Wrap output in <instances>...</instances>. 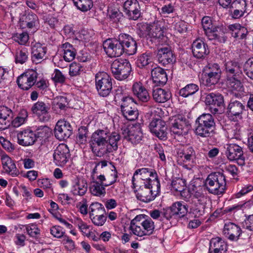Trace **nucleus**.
<instances>
[{
    "instance_id": "nucleus-1",
    "label": "nucleus",
    "mask_w": 253,
    "mask_h": 253,
    "mask_svg": "<svg viewBox=\"0 0 253 253\" xmlns=\"http://www.w3.org/2000/svg\"><path fill=\"white\" fill-rule=\"evenodd\" d=\"M121 136L117 132H110L107 128L98 129L92 134L90 145L92 152L97 157H103L116 151Z\"/></svg>"
},
{
    "instance_id": "nucleus-2",
    "label": "nucleus",
    "mask_w": 253,
    "mask_h": 253,
    "mask_svg": "<svg viewBox=\"0 0 253 253\" xmlns=\"http://www.w3.org/2000/svg\"><path fill=\"white\" fill-rule=\"evenodd\" d=\"M103 48L106 54L111 57H118L124 52L133 55L137 51V43L129 35L121 34L117 39H109L103 42Z\"/></svg>"
},
{
    "instance_id": "nucleus-3",
    "label": "nucleus",
    "mask_w": 253,
    "mask_h": 253,
    "mask_svg": "<svg viewBox=\"0 0 253 253\" xmlns=\"http://www.w3.org/2000/svg\"><path fill=\"white\" fill-rule=\"evenodd\" d=\"M205 189L215 195H222L226 189L225 175L219 172H212L208 175L204 182Z\"/></svg>"
},
{
    "instance_id": "nucleus-4",
    "label": "nucleus",
    "mask_w": 253,
    "mask_h": 253,
    "mask_svg": "<svg viewBox=\"0 0 253 253\" xmlns=\"http://www.w3.org/2000/svg\"><path fill=\"white\" fill-rule=\"evenodd\" d=\"M164 27L162 22L157 21L146 26L145 37L155 45H168V38L164 35Z\"/></svg>"
},
{
    "instance_id": "nucleus-5",
    "label": "nucleus",
    "mask_w": 253,
    "mask_h": 253,
    "mask_svg": "<svg viewBox=\"0 0 253 253\" xmlns=\"http://www.w3.org/2000/svg\"><path fill=\"white\" fill-rule=\"evenodd\" d=\"M195 133L202 137L211 136L215 126L214 117L209 113L203 114L196 121Z\"/></svg>"
},
{
    "instance_id": "nucleus-6",
    "label": "nucleus",
    "mask_w": 253,
    "mask_h": 253,
    "mask_svg": "<svg viewBox=\"0 0 253 253\" xmlns=\"http://www.w3.org/2000/svg\"><path fill=\"white\" fill-rule=\"evenodd\" d=\"M157 178V174L154 172L153 169L144 168L135 171L132 178V183L133 185H140L156 182L158 188H160V184Z\"/></svg>"
},
{
    "instance_id": "nucleus-7",
    "label": "nucleus",
    "mask_w": 253,
    "mask_h": 253,
    "mask_svg": "<svg viewBox=\"0 0 253 253\" xmlns=\"http://www.w3.org/2000/svg\"><path fill=\"white\" fill-rule=\"evenodd\" d=\"M112 78L105 72H99L95 75V87L98 94L102 97L108 96L112 89Z\"/></svg>"
},
{
    "instance_id": "nucleus-8",
    "label": "nucleus",
    "mask_w": 253,
    "mask_h": 253,
    "mask_svg": "<svg viewBox=\"0 0 253 253\" xmlns=\"http://www.w3.org/2000/svg\"><path fill=\"white\" fill-rule=\"evenodd\" d=\"M225 154L230 161H236L238 164L243 166L245 165V157L242 147L234 143L226 144Z\"/></svg>"
},
{
    "instance_id": "nucleus-9",
    "label": "nucleus",
    "mask_w": 253,
    "mask_h": 253,
    "mask_svg": "<svg viewBox=\"0 0 253 253\" xmlns=\"http://www.w3.org/2000/svg\"><path fill=\"white\" fill-rule=\"evenodd\" d=\"M227 109L229 119L232 121L237 122L243 119L242 115L246 111V107L241 101L232 98L230 100Z\"/></svg>"
},
{
    "instance_id": "nucleus-10",
    "label": "nucleus",
    "mask_w": 253,
    "mask_h": 253,
    "mask_svg": "<svg viewBox=\"0 0 253 253\" xmlns=\"http://www.w3.org/2000/svg\"><path fill=\"white\" fill-rule=\"evenodd\" d=\"M153 183H146L140 185H133L136 198L143 202L148 203L154 200L157 196V194L152 191Z\"/></svg>"
},
{
    "instance_id": "nucleus-11",
    "label": "nucleus",
    "mask_w": 253,
    "mask_h": 253,
    "mask_svg": "<svg viewBox=\"0 0 253 253\" xmlns=\"http://www.w3.org/2000/svg\"><path fill=\"white\" fill-rule=\"evenodd\" d=\"M205 85L210 86L216 84L221 76V69L218 64H208L204 68Z\"/></svg>"
},
{
    "instance_id": "nucleus-12",
    "label": "nucleus",
    "mask_w": 253,
    "mask_h": 253,
    "mask_svg": "<svg viewBox=\"0 0 253 253\" xmlns=\"http://www.w3.org/2000/svg\"><path fill=\"white\" fill-rule=\"evenodd\" d=\"M121 108L123 116L127 120L134 121L137 118L138 112L132 98H123Z\"/></svg>"
},
{
    "instance_id": "nucleus-13",
    "label": "nucleus",
    "mask_w": 253,
    "mask_h": 253,
    "mask_svg": "<svg viewBox=\"0 0 253 253\" xmlns=\"http://www.w3.org/2000/svg\"><path fill=\"white\" fill-rule=\"evenodd\" d=\"M247 4L245 0L233 1L230 6L229 15L234 19L248 16L250 12L247 8Z\"/></svg>"
},
{
    "instance_id": "nucleus-14",
    "label": "nucleus",
    "mask_w": 253,
    "mask_h": 253,
    "mask_svg": "<svg viewBox=\"0 0 253 253\" xmlns=\"http://www.w3.org/2000/svg\"><path fill=\"white\" fill-rule=\"evenodd\" d=\"M20 24L23 28H28L35 32L39 26V19L35 13L29 10H25L20 17Z\"/></svg>"
},
{
    "instance_id": "nucleus-15",
    "label": "nucleus",
    "mask_w": 253,
    "mask_h": 253,
    "mask_svg": "<svg viewBox=\"0 0 253 253\" xmlns=\"http://www.w3.org/2000/svg\"><path fill=\"white\" fill-rule=\"evenodd\" d=\"M191 127L189 121L184 117L179 115L175 117L171 124V131L178 135H184L188 133Z\"/></svg>"
},
{
    "instance_id": "nucleus-16",
    "label": "nucleus",
    "mask_w": 253,
    "mask_h": 253,
    "mask_svg": "<svg viewBox=\"0 0 253 253\" xmlns=\"http://www.w3.org/2000/svg\"><path fill=\"white\" fill-rule=\"evenodd\" d=\"M37 79V73L34 70L27 71L19 77L16 80L18 87L24 90H28L36 82Z\"/></svg>"
},
{
    "instance_id": "nucleus-17",
    "label": "nucleus",
    "mask_w": 253,
    "mask_h": 253,
    "mask_svg": "<svg viewBox=\"0 0 253 253\" xmlns=\"http://www.w3.org/2000/svg\"><path fill=\"white\" fill-rule=\"evenodd\" d=\"M73 128L71 124L64 120L58 121L54 129L55 137L59 140L68 138L72 134Z\"/></svg>"
},
{
    "instance_id": "nucleus-18",
    "label": "nucleus",
    "mask_w": 253,
    "mask_h": 253,
    "mask_svg": "<svg viewBox=\"0 0 253 253\" xmlns=\"http://www.w3.org/2000/svg\"><path fill=\"white\" fill-rule=\"evenodd\" d=\"M150 131L161 140L167 138V126L166 122L160 118L153 119L149 126Z\"/></svg>"
},
{
    "instance_id": "nucleus-19",
    "label": "nucleus",
    "mask_w": 253,
    "mask_h": 253,
    "mask_svg": "<svg viewBox=\"0 0 253 253\" xmlns=\"http://www.w3.org/2000/svg\"><path fill=\"white\" fill-rule=\"evenodd\" d=\"M177 155L178 163L184 167L195 159L196 152L192 146H186L178 149Z\"/></svg>"
},
{
    "instance_id": "nucleus-20",
    "label": "nucleus",
    "mask_w": 253,
    "mask_h": 253,
    "mask_svg": "<svg viewBox=\"0 0 253 253\" xmlns=\"http://www.w3.org/2000/svg\"><path fill=\"white\" fill-rule=\"evenodd\" d=\"M124 11L129 19L136 20L141 15L140 6L137 0H127L123 4Z\"/></svg>"
},
{
    "instance_id": "nucleus-21",
    "label": "nucleus",
    "mask_w": 253,
    "mask_h": 253,
    "mask_svg": "<svg viewBox=\"0 0 253 253\" xmlns=\"http://www.w3.org/2000/svg\"><path fill=\"white\" fill-rule=\"evenodd\" d=\"M124 138L133 145L139 143L143 138V134L138 126H132L123 131Z\"/></svg>"
},
{
    "instance_id": "nucleus-22",
    "label": "nucleus",
    "mask_w": 253,
    "mask_h": 253,
    "mask_svg": "<svg viewBox=\"0 0 253 253\" xmlns=\"http://www.w3.org/2000/svg\"><path fill=\"white\" fill-rule=\"evenodd\" d=\"M70 156V151L67 146L65 144L59 145L54 150L53 154L55 163L60 167L64 166L67 163Z\"/></svg>"
},
{
    "instance_id": "nucleus-23",
    "label": "nucleus",
    "mask_w": 253,
    "mask_h": 253,
    "mask_svg": "<svg viewBox=\"0 0 253 253\" xmlns=\"http://www.w3.org/2000/svg\"><path fill=\"white\" fill-rule=\"evenodd\" d=\"M49 106L42 101H38L31 108L33 114H36L41 122H47L50 119L48 113Z\"/></svg>"
},
{
    "instance_id": "nucleus-24",
    "label": "nucleus",
    "mask_w": 253,
    "mask_h": 253,
    "mask_svg": "<svg viewBox=\"0 0 253 253\" xmlns=\"http://www.w3.org/2000/svg\"><path fill=\"white\" fill-rule=\"evenodd\" d=\"M19 144L27 146L34 144L37 140L36 135L31 128H27L17 133Z\"/></svg>"
},
{
    "instance_id": "nucleus-25",
    "label": "nucleus",
    "mask_w": 253,
    "mask_h": 253,
    "mask_svg": "<svg viewBox=\"0 0 253 253\" xmlns=\"http://www.w3.org/2000/svg\"><path fill=\"white\" fill-rule=\"evenodd\" d=\"M194 56L198 59H204L210 53L208 45L200 39L195 40L192 44Z\"/></svg>"
},
{
    "instance_id": "nucleus-26",
    "label": "nucleus",
    "mask_w": 253,
    "mask_h": 253,
    "mask_svg": "<svg viewBox=\"0 0 253 253\" xmlns=\"http://www.w3.org/2000/svg\"><path fill=\"white\" fill-rule=\"evenodd\" d=\"M223 232L224 235L229 240L236 241L239 239L242 230L237 224L228 222L225 223Z\"/></svg>"
},
{
    "instance_id": "nucleus-27",
    "label": "nucleus",
    "mask_w": 253,
    "mask_h": 253,
    "mask_svg": "<svg viewBox=\"0 0 253 253\" xmlns=\"http://www.w3.org/2000/svg\"><path fill=\"white\" fill-rule=\"evenodd\" d=\"M112 72L114 77L118 80L126 79L131 71L130 64H111Z\"/></svg>"
},
{
    "instance_id": "nucleus-28",
    "label": "nucleus",
    "mask_w": 253,
    "mask_h": 253,
    "mask_svg": "<svg viewBox=\"0 0 253 253\" xmlns=\"http://www.w3.org/2000/svg\"><path fill=\"white\" fill-rule=\"evenodd\" d=\"M227 245L221 238L217 237L212 238L210 242L209 253H226Z\"/></svg>"
},
{
    "instance_id": "nucleus-29",
    "label": "nucleus",
    "mask_w": 253,
    "mask_h": 253,
    "mask_svg": "<svg viewBox=\"0 0 253 253\" xmlns=\"http://www.w3.org/2000/svg\"><path fill=\"white\" fill-rule=\"evenodd\" d=\"M157 57L159 63H174L175 62V57L169 46L160 48Z\"/></svg>"
},
{
    "instance_id": "nucleus-30",
    "label": "nucleus",
    "mask_w": 253,
    "mask_h": 253,
    "mask_svg": "<svg viewBox=\"0 0 253 253\" xmlns=\"http://www.w3.org/2000/svg\"><path fill=\"white\" fill-rule=\"evenodd\" d=\"M153 83L157 86H164L168 81V76L165 70L160 67L154 68L151 71Z\"/></svg>"
},
{
    "instance_id": "nucleus-31",
    "label": "nucleus",
    "mask_w": 253,
    "mask_h": 253,
    "mask_svg": "<svg viewBox=\"0 0 253 253\" xmlns=\"http://www.w3.org/2000/svg\"><path fill=\"white\" fill-rule=\"evenodd\" d=\"M132 90L134 95L140 101L147 102L150 98L147 90L140 82L134 83L132 85Z\"/></svg>"
},
{
    "instance_id": "nucleus-32",
    "label": "nucleus",
    "mask_w": 253,
    "mask_h": 253,
    "mask_svg": "<svg viewBox=\"0 0 253 253\" xmlns=\"http://www.w3.org/2000/svg\"><path fill=\"white\" fill-rule=\"evenodd\" d=\"M152 96L156 102L165 103L171 98V94L169 90L157 88L153 89Z\"/></svg>"
},
{
    "instance_id": "nucleus-33",
    "label": "nucleus",
    "mask_w": 253,
    "mask_h": 253,
    "mask_svg": "<svg viewBox=\"0 0 253 253\" xmlns=\"http://www.w3.org/2000/svg\"><path fill=\"white\" fill-rule=\"evenodd\" d=\"M205 102L207 105L221 107L224 104L223 97L219 93H210L206 95Z\"/></svg>"
},
{
    "instance_id": "nucleus-34",
    "label": "nucleus",
    "mask_w": 253,
    "mask_h": 253,
    "mask_svg": "<svg viewBox=\"0 0 253 253\" xmlns=\"http://www.w3.org/2000/svg\"><path fill=\"white\" fill-rule=\"evenodd\" d=\"M87 190V184L84 179H78L72 186L71 193L74 196H83Z\"/></svg>"
},
{
    "instance_id": "nucleus-35",
    "label": "nucleus",
    "mask_w": 253,
    "mask_h": 253,
    "mask_svg": "<svg viewBox=\"0 0 253 253\" xmlns=\"http://www.w3.org/2000/svg\"><path fill=\"white\" fill-rule=\"evenodd\" d=\"M46 52V49L45 46L40 43H36L32 48L33 61H34L35 59L39 60L42 59Z\"/></svg>"
},
{
    "instance_id": "nucleus-36",
    "label": "nucleus",
    "mask_w": 253,
    "mask_h": 253,
    "mask_svg": "<svg viewBox=\"0 0 253 253\" xmlns=\"http://www.w3.org/2000/svg\"><path fill=\"white\" fill-rule=\"evenodd\" d=\"M175 218L183 217L188 212V207L180 202L173 204L171 206Z\"/></svg>"
},
{
    "instance_id": "nucleus-37",
    "label": "nucleus",
    "mask_w": 253,
    "mask_h": 253,
    "mask_svg": "<svg viewBox=\"0 0 253 253\" xmlns=\"http://www.w3.org/2000/svg\"><path fill=\"white\" fill-rule=\"evenodd\" d=\"M227 76L230 79L236 78L242 73V67L240 64H224Z\"/></svg>"
},
{
    "instance_id": "nucleus-38",
    "label": "nucleus",
    "mask_w": 253,
    "mask_h": 253,
    "mask_svg": "<svg viewBox=\"0 0 253 253\" xmlns=\"http://www.w3.org/2000/svg\"><path fill=\"white\" fill-rule=\"evenodd\" d=\"M68 99L66 97L59 96L55 97L52 102V108L55 110H66L68 106Z\"/></svg>"
},
{
    "instance_id": "nucleus-39",
    "label": "nucleus",
    "mask_w": 253,
    "mask_h": 253,
    "mask_svg": "<svg viewBox=\"0 0 253 253\" xmlns=\"http://www.w3.org/2000/svg\"><path fill=\"white\" fill-rule=\"evenodd\" d=\"M199 86L195 84H190L181 88L179 91V94L183 97H187L194 94L199 90Z\"/></svg>"
},
{
    "instance_id": "nucleus-40",
    "label": "nucleus",
    "mask_w": 253,
    "mask_h": 253,
    "mask_svg": "<svg viewBox=\"0 0 253 253\" xmlns=\"http://www.w3.org/2000/svg\"><path fill=\"white\" fill-rule=\"evenodd\" d=\"M193 197L196 199L200 205L205 204L207 200V195L205 189L199 187L195 188L192 193Z\"/></svg>"
},
{
    "instance_id": "nucleus-41",
    "label": "nucleus",
    "mask_w": 253,
    "mask_h": 253,
    "mask_svg": "<svg viewBox=\"0 0 253 253\" xmlns=\"http://www.w3.org/2000/svg\"><path fill=\"white\" fill-rule=\"evenodd\" d=\"M106 211L103 206L98 202L92 203L89 207V213L90 217L99 214H105Z\"/></svg>"
},
{
    "instance_id": "nucleus-42",
    "label": "nucleus",
    "mask_w": 253,
    "mask_h": 253,
    "mask_svg": "<svg viewBox=\"0 0 253 253\" xmlns=\"http://www.w3.org/2000/svg\"><path fill=\"white\" fill-rule=\"evenodd\" d=\"M36 139H46L48 138L51 134V129L46 126H38L35 130Z\"/></svg>"
},
{
    "instance_id": "nucleus-43",
    "label": "nucleus",
    "mask_w": 253,
    "mask_h": 253,
    "mask_svg": "<svg viewBox=\"0 0 253 253\" xmlns=\"http://www.w3.org/2000/svg\"><path fill=\"white\" fill-rule=\"evenodd\" d=\"M140 225L142 226L145 235H150L153 233L155 225L151 218L144 219L140 223Z\"/></svg>"
},
{
    "instance_id": "nucleus-44",
    "label": "nucleus",
    "mask_w": 253,
    "mask_h": 253,
    "mask_svg": "<svg viewBox=\"0 0 253 253\" xmlns=\"http://www.w3.org/2000/svg\"><path fill=\"white\" fill-rule=\"evenodd\" d=\"M88 129L86 126H81L78 128V132L77 136V141L80 144L84 145L87 142Z\"/></svg>"
},
{
    "instance_id": "nucleus-45",
    "label": "nucleus",
    "mask_w": 253,
    "mask_h": 253,
    "mask_svg": "<svg viewBox=\"0 0 253 253\" xmlns=\"http://www.w3.org/2000/svg\"><path fill=\"white\" fill-rule=\"evenodd\" d=\"M74 5L82 11H87L93 5L92 0H73Z\"/></svg>"
},
{
    "instance_id": "nucleus-46",
    "label": "nucleus",
    "mask_w": 253,
    "mask_h": 253,
    "mask_svg": "<svg viewBox=\"0 0 253 253\" xmlns=\"http://www.w3.org/2000/svg\"><path fill=\"white\" fill-rule=\"evenodd\" d=\"M105 186H102L98 181L93 182V184L90 187V190L92 194L96 196H101L105 194Z\"/></svg>"
},
{
    "instance_id": "nucleus-47",
    "label": "nucleus",
    "mask_w": 253,
    "mask_h": 253,
    "mask_svg": "<svg viewBox=\"0 0 253 253\" xmlns=\"http://www.w3.org/2000/svg\"><path fill=\"white\" fill-rule=\"evenodd\" d=\"M113 167L115 169V167ZM117 178L118 172L116 169H111L110 173L106 175V181L103 183L104 186L107 187L112 185L117 181Z\"/></svg>"
},
{
    "instance_id": "nucleus-48",
    "label": "nucleus",
    "mask_w": 253,
    "mask_h": 253,
    "mask_svg": "<svg viewBox=\"0 0 253 253\" xmlns=\"http://www.w3.org/2000/svg\"><path fill=\"white\" fill-rule=\"evenodd\" d=\"M171 185L175 191L181 192L186 187L185 181L182 179L175 178L171 181Z\"/></svg>"
},
{
    "instance_id": "nucleus-49",
    "label": "nucleus",
    "mask_w": 253,
    "mask_h": 253,
    "mask_svg": "<svg viewBox=\"0 0 253 253\" xmlns=\"http://www.w3.org/2000/svg\"><path fill=\"white\" fill-rule=\"evenodd\" d=\"M28 52L24 48L16 52L15 59L16 63H24L28 60Z\"/></svg>"
},
{
    "instance_id": "nucleus-50",
    "label": "nucleus",
    "mask_w": 253,
    "mask_h": 253,
    "mask_svg": "<svg viewBox=\"0 0 253 253\" xmlns=\"http://www.w3.org/2000/svg\"><path fill=\"white\" fill-rule=\"evenodd\" d=\"M14 7L12 6L10 11L11 18L12 19L14 18H18L20 20V17L26 10L24 9V7L22 5L18 6L16 3H14Z\"/></svg>"
},
{
    "instance_id": "nucleus-51",
    "label": "nucleus",
    "mask_w": 253,
    "mask_h": 253,
    "mask_svg": "<svg viewBox=\"0 0 253 253\" xmlns=\"http://www.w3.org/2000/svg\"><path fill=\"white\" fill-rule=\"evenodd\" d=\"M154 55L151 52H146L142 54L137 59L139 63H151L154 62Z\"/></svg>"
},
{
    "instance_id": "nucleus-52",
    "label": "nucleus",
    "mask_w": 253,
    "mask_h": 253,
    "mask_svg": "<svg viewBox=\"0 0 253 253\" xmlns=\"http://www.w3.org/2000/svg\"><path fill=\"white\" fill-rule=\"evenodd\" d=\"M26 229L28 235L32 238H37L40 234V230L38 228L36 224L27 225Z\"/></svg>"
},
{
    "instance_id": "nucleus-53",
    "label": "nucleus",
    "mask_w": 253,
    "mask_h": 253,
    "mask_svg": "<svg viewBox=\"0 0 253 253\" xmlns=\"http://www.w3.org/2000/svg\"><path fill=\"white\" fill-rule=\"evenodd\" d=\"M13 38L15 41L18 42L20 44H25L29 40V35L26 32H22V33H16Z\"/></svg>"
},
{
    "instance_id": "nucleus-54",
    "label": "nucleus",
    "mask_w": 253,
    "mask_h": 253,
    "mask_svg": "<svg viewBox=\"0 0 253 253\" xmlns=\"http://www.w3.org/2000/svg\"><path fill=\"white\" fill-rule=\"evenodd\" d=\"M12 110L8 107L3 106L0 107V120L2 122L5 121L8 117H12ZM0 123L2 124L0 121Z\"/></svg>"
},
{
    "instance_id": "nucleus-55",
    "label": "nucleus",
    "mask_w": 253,
    "mask_h": 253,
    "mask_svg": "<svg viewBox=\"0 0 253 253\" xmlns=\"http://www.w3.org/2000/svg\"><path fill=\"white\" fill-rule=\"evenodd\" d=\"M38 185L41 188H42L47 192H52V184L48 178L39 179L37 181Z\"/></svg>"
},
{
    "instance_id": "nucleus-56",
    "label": "nucleus",
    "mask_w": 253,
    "mask_h": 253,
    "mask_svg": "<svg viewBox=\"0 0 253 253\" xmlns=\"http://www.w3.org/2000/svg\"><path fill=\"white\" fill-rule=\"evenodd\" d=\"M21 113L23 116H17L12 122V124L15 127H18L23 124L28 117V113L26 110H23Z\"/></svg>"
},
{
    "instance_id": "nucleus-57",
    "label": "nucleus",
    "mask_w": 253,
    "mask_h": 253,
    "mask_svg": "<svg viewBox=\"0 0 253 253\" xmlns=\"http://www.w3.org/2000/svg\"><path fill=\"white\" fill-rule=\"evenodd\" d=\"M218 30L220 31L221 28L217 27L215 28V29H211V30L205 32V33L210 40H217L220 41V39L222 38V36H220V34H218L217 33L218 32Z\"/></svg>"
},
{
    "instance_id": "nucleus-58",
    "label": "nucleus",
    "mask_w": 253,
    "mask_h": 253,
    "mask_svg": "<svg viewBox=\"0 0 253 253\" xmlns=\"http://www.w3.org/2000/svg\"><path fill=\"white\" fill-rule=\"evenodd\" d=\"M202 24L205 32L211 30V29H215L216 27L212 25L211 19L209 16H205L203 18Z\"/></svg>"
},
{
    "instance_id": "nucleus-59",
    "label": "nucleus",
    "mask_w": 253,
    "mask_h": 253,
    "mask_svg": "<svg viewBox=\"0 0 253 253\" xmlns=\"http://www.w3.org/2000/svg\"><path fill=\"white\" fill-rule=\"evenodd\" d=\"M50 231L51 234L53 237L57 238H60L61 237L63 238V236H65L64 235L65 232L63 228L59 226L55 225L52 226L50 228Z\"/></svg>"
},
{
    "instance_id": "nucleus-60",
    "label": "nucleus",
    "mask_w": 253,
    "mask_h": 253,
    "mask_svg": "<svg viewBox=\"0 0 253 253\" xmlns=\"http://www.w3.org/2000/svg\"><path fill=\"white\" fill-rule=\"evenodd\" d=\"M229 134L232 137L237 139L239 137L241 133V126L238 123L234 124L231 127L228 129Z\"/></svg>"
},
{
    "instance_id": "nucleus-61",
    "label": "nucleus",
    "mask_w": 253,
    "mask_h": 253,
    "mask_svg": "<svg viewBox=\"0 0 253 253\" xmlns=\"http://www.w3.org/2000/svg\"><path fill=\"white\" fill-rule=\"evenodd\" d=\"M140 223L134 224V225L130 224L129 229L132 231V233L136 236L142 237L145 236V233L143 232L142 227H141Z\"/></svg>"
},
{
    "instance_id": "nucleus-62",
    "label": "nucleus",
    "mask_w": 253,
    "mask_h": 253,
    "mask_svg": "<svg viewBox=\"0 0 253 253\" xmlns=\"http://www.w3.org/2000/svg\"><path fill=\"white\" fill-rule=\"evenodd\" d=\"M51 79L56 83H63L65 80V77L58 69H55Z\"/></svg>"
},
{
    "instance_id": "nucleus-63",
    "label": "nucleus",
    "mask_w": 253,
    "mask_h": 253,
    "mask_svg": "<svg viewBox=\"0 0 253 253\" xmlns=\"http://www.w3.org/2000/svg\"><path fill=\"white\" fill-rule=\"evenodd\" d=\"M105 214H99L90 217L92 222L97 226H102L106 220V216Z\"/></svg>"
},
{
    "instance_id": "nucleus-64",
    "label": "nucleus",
    "mask_w": 253,
    "mask_h": 253,
    "mask_svg": "<svg viewBox=\"0 0 253 253\" xmlns=\"http://www.w3.org/2000/svg\"><path fill=\"white\" fill-rule=\"evenodd\" d=\"M253 190V185L251 184L245 185L242 187V189L240 190V191L235 195V197L236 198H240L241 197L252 191Z\"/></svg>"
}]
</instances>
